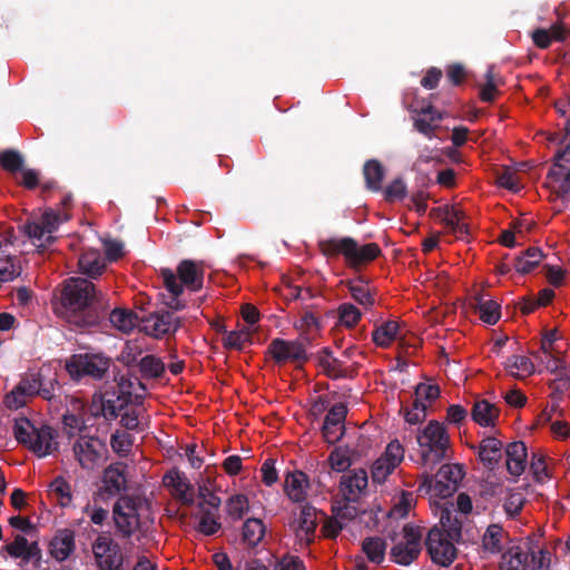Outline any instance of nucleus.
<instances>
[{"mask_svg": "<svg viewBox=\"0 0 570 570\" xmlns=\"http://www.w3.org/2000/svg\"><path fill=\"white\" fill-rule=\"evenodd\" d=\"M105 297L96 285L81 277L63 281L59 296L52 302L55 314L78 328L96 326L102 318Z\"/></svg>", "mask_w": 570, "mask_h": 570, "instance_id": "f257e3e1", "label": "nucleus"}, {"mask_svg": "<svg viewBox=\"0 0 570 570\" xmlns=\"http://www.w3.org/2000/svg\"><path fill=\"white\" fill-rule=\"evenodd\" d=\"M160 277L167 294H160L163 303L171 311H181L187 307L186 301L180 296L184 288L189 292H199L204 287V262L183 259L174 272L170 268H161Z\"/></svg>", "mask_w": 570, "mask_h": 570, "instance_id": "f03ea898", "label": "nucleus"}, {"mask_svg": "<svg viewBox=\"0 0 570 570\" xmlns=\"http://www.w3.org/2000/svg\"><path fill=\"white\" fill-rule=\"evenodd\" d=\"M318 247L326 257L342 254L352 268H358L376 259L382 250L376 243L360 246L352 237L328 238L321 240Z\"/></svg>", "mask_w": 570, "mask_h": 570, "instance_id": "7ed1b4c3", "label": "nucleus"}, {"mask_svg": "<svg viewBox=\"0 0 570 570\" xmlns=\"http://www.w3.org/2000/svg\"><path fill=\"white\" fill-rule=\"evenodd\" d=\"M13 434L18 443L27 446L39 458L51 454L57 449V432L49 425L36 428L27 417L14 421Z\"/></svg>", "mask_w": 570, "mask_h": 570, "instance_id": "20e7f679", "label": "nucleus"}, {"mask_svg": "<svg viewBox=\"0 0 570 570\" xmlns=\"http://www.w3.org/2000/svg\"><path fill=\"white\" fill-rule=\"evenodd\" d=\"M416 441L421 448L422 464H436L445 459L450 436L439 421L431 420L424 429L419 431Z\"/></svg>", "mask_w": 570, "mask_h": 570, "instance_id": "39448f33", "label": "nucleus"}, {"mask_svg": "<svg viewBox=\"0 0 570 570\" xmlns=\"http://www.w3.org/2000/svg\"><path fill=\"white\" fill-rule=\"evenodd\" d=\"M68 219L65 212L47 209L39 217L28 219L20 229L37 247L46 249L56 240L52 234Z\"/></svg>", "mask_w": 570, "mask_h": 570, "instance_id": "423d86ee", "label": "nucleus"}, {"mask_svg": "<svg viewBox=\"0 0 570 570\" xmlns=\"http://www.w3.org/2000/svg\"><path fill=\"white\" fill-rule=\"evenodd\" d=\"M147 505L146 499L140 495H121L112 509V517L117 531L121 538L129 539L140 530V510Z\"/></svg>", "mask_w": 570, "mask_h": 570, "instance_id": "0eeeda50", "label": "nucleus"}, {"mask_svg": "<svg viewBox=\"0 0 570 570\" xmlns=\"http://www.w3.org/2000/svg\"><path fill=\"white\" fill-rule=\"evenodd\" d=\"M464 473L459 464H443L435 474V481L426 474L422 478L417 492L432 497L446 499L451 497L463 479Z\"/></svg>", "mask_w": 570, "mask_h": 570, "instance_id": "6e6552de", "label": "nucleus"}, {"mask_svg": "<svg viewBox=\"0 0 570 570\" xmlns=\"http://www.w3.org/2000/svg\"><path fill=\"white\" fill-rule=\"evenodd\" d=\"M111 360L102 354L85 353L73 354L66 361V371L71 379L81 380L90 377L92 380H102L109 371Z\"/></svg>", "mask_w": 570, "mask_h": 570, "instance_id": "1a4fd4ad", "label": "nucleus"}, {"mask_svg": "<svg viewBox=\"0 0 570 570\" xmlns=\"http://www.w3.org/2000/svg\"><path fill=\"white\" fill-rule=\"evenodd\" d=\"M548 554L549 552L542 549L537 556L534 551L514 546L502 554L500 568L501 570H548Z\"/></svg>", "mask_w": 570, "mask_h": 570, "instance_id": "9d476101", "label": "nucleus"}, {"mask_svg": "<svg viewBox=\"0 0 570 570\" xmlns=\"http://www.w3.org/2000/svg\"><path fill=\"white\" fill-rule=\"evenodd\" d=\"M91 550L98 570H115L124 566L121 547L108 534H99L94 540Z\"/></svg>", "mask_w": 570, "mask_h": 570, "instance_id": "9b49d317", "label": "nucleus"}, {"mask_svg": "<svg viewBox=\"0 0 570 570\" xmlns=\"http://www.w3.org/2000/svg\"><path fill=\"white\" fill-rule=\"evenodd\" d=\"M404 541L391 549V559L401 566H410L421 553L422 532L419 527L407 523L403 528Z\"/></svg>", "mask_w": 570, "mask_h": 570, "instance_id": "f8f14e48", "label": "nucleus"}, {"mask_svg": "<svg viewBox=\"0 0 570 570\" xmlns=\"http://www.w3.org/2000/svg\"><path fill=\"white\" fill-rule=\"evenodd\" d=\"M444 530L432 528L425 539L426 551L431 560L442 567L450 566L456 557V548Z\"/></svg>", "mask_w": 570, "mask_h": 570, "instance_id": "ddd939ff", "label": "nucleus"}, {"mask_svg": "<svg viewBox=\"0 0 570 570\" xmlns=\"http://www.w3.org/2000/svg\"><path fill=\"white\" fill-rule=\"evenodd\" d=\"M72 451L82 469L92 470L107 452V448L99 438L80 435L73 443Z\"/></svg>", "mask_w": 570, "mask_h": 570, "instance_id": "4468645a", "label": "nucleus"}, {"mask_svg": "<svg viewBox=\"0 0 570 570\" xmlns=\"http://www.w3.org/2000/svg\"><path fill=\"white\" fill-rule=\"evenodd\" d=\"M308 338L285 341L283 338H274L268 345V353L277 364L287 362L303 363L308 360L305 342Z\"/></svg>", "mask_w": 570, "mask_h": 570, "instance_id": "2eb2a0df", "label": "nucleus"}, {"mask_svg": "<svg viewBox=\"0 0 570 570\" xmlns=\"http://www.w3.org/2000/svg\"><path fill=\"white\" fill-rule=\"evenodd\" d=\"M41 390L40 374L23 376L18 385L6 395L4 404L10 410H18L26 405L28 399L38 395Z\"/></svg>", "mask_w": 570, "mask_h": 570, "instance_id": "dca6fc26", "label": "nucleus"}, {"mask_svg": "<svg viewBox=\"0 0 570 570\" xmlns=\"http://www.w3.org/2000/svg\"><path fill=\"white\" fill-rule=\"evenodd\" d=\"M144 331L154 337L174 334L180 327V318L173 312L160 311L151 313L142 318Z\"/></svg>", "mask_w": 570, "mask_h": 570, "instance_id": "f3484780", "label": "nucleus"}, {"mask_svg": "<svg viewBox=\"0 0 570 570\" xmlns=\"http://www.w3.org/2000/svg\"><path fill=\"white\" fill-rule=\"evenodd\" d=\"M3 550L10 557L21 559L24 564L32 562L35 568L41 567L42 551L37 541L29 543L26 537L17 534L12 542L3 547Z\"/></svg>", "mask_w": 570, "mask_h": 570, "instance_id": "a211bd4d", "label": "nucleus"}, {"mask_svg": "<svg viewBox=\"0 0 570 570\" xmlns=\"http://www.w3.org/2000/svg\"><path fill=\"white\" fill-rule=\"evenodd\" d=\"M316 527V509L309 504L303 505L298 518L292 523L301 547H307L314 541Z\"/></svg>", "mask_w": 570, "mask_h": 570, "instance_id": "6ab92c4d", "label": "nucleus"}, {"mask_svg": "<svg viewBox=\"0 0 570 570\" xmlns=\"http://www.w3.org/2000/svg\"><path fill=\"white\" fill-rule=\"evenodd\" d=\"M368 479L363 469L354 470L342 476L340 482V492L344 501L358 502L362 494L365 493Z\"/></svg>", "mask_w": 570, "mask_h": 570, "instance_id": "aec40b11", "label": "nucleus"}, {"mask_svg": "<svg viewBox=\"0 0 570 570\" xmlns=\"http://www.w3.org/2000/svg\"><path fill=\"white\" fill-rule=\"evenodd\" d=\"M126 469L127 466L122 462H116L105 469L102 475V485L99 490L100 495H107L108 498L114 497L126 489Z\"/></svg>", "mask_w": 570, "mask_h": 570, "instance_id": "412c9836", "label": "nucleus"}, {"mask_svg": "<svg viewBox=\"0 0 570 570\" xmlns=\"http://www.w3.org/2000/svg\"><path fill=\"white\" fill-rule=\"evenodd\" d=\"M164 484L171 488L174 495L185 505L194 504V489L185 474L174 469L164 475Z\"/></svg>", "mask_w": 570, "mask_h": 570, "instance_id": "4be33fe9", "label": "nucleus"}, {"mask_svg": "<svg viewBox=\"0 0 570 570\" xmlns=\"http://www.w3.org/2000/svg\"><path fill=\"white\" fill-rule=\"evenodd\" d=\"M547 179L549 180L548 184L560 199H570V168L559 163H553L547 174Z\"/></svg>", "mask_w": 570, "mask_h": 570, "instance_id": "5701e85b", "label": "nucleus"}, {"mask_svg": "<svg viewBox=\"0 0 570 570\" xmlns=\"http://www.w3.org/2000/svg\"><path fill=\"white\" fill-rule=\"evenodd\" d=\"M75 549V532L70 529L59 530L49 544L50 554L59 562L67 560Z\"/></svg>", "mask_w": 570, "mask_h": 570, "instance_id": "b1692460", "label": "nucleus"}, {"mask_svg": "<svg viewBox=\"0 0 570 570\" xmlns=\"http://www.w3.org/2000/svg\"><path fill=\"white\" fill-rule=\"evenodd\" d=\"M435 210L444 214L442 222L456 237L462 238L470 234L469 224L465 222L466 214L459 206H444L436 208Z\"/></svg>", "mask_w": 570, "mask_h": 570, "instance_id": "393cba45", "label": "nucleus"}, {"mask_svg": "<svg viewBox=\"0 0 570 570\" xmlns=\"http://www.w3.org/2000/svg\"><path fill=\"white\" fill-rule=\"evenodd\" d=\"M478 453L483 465L492 471L503 458V444L497 438H484L479 444Z\"/></svg>", "mask_w": 570, "mask_h": 570, "instance_id": "a878e982", "label": "nucleus"}, {"mask_svg": "<svg viewBox=\"0 0 570 570\" xmlns=\"http://www.w3.org/2000/svg\"><path fill=\"white\" fill-rule=\"evenodd\" d=\"M505 465L508 472L513 476H520L525 469L527 464V446L522 441L510 443L505 448Z\"/></svg>", "mask_w": 570, "mask_h": 570, "instance_id": "bb28decb", "label": "nucleus"}, {"mask_svg": "<svg viewBox=\"0 0 570 570\" xmlns=\"http://www.w3.org/2000/svg\"><path fill=\"white\" fill-rule=\"evenodd\" d=\"M308 480L304 472H288L284 482L286 495L294 502H303L306 499Z\"/></svg>", "mask_w": 570, "mask_h": 570, "instance_id": "cd10ccee", "label": "nucleus"}, {"mask_svg": "<svg viewBox=\"0 0 570 570\" xmlns=\"http://www.w3.org/2000/svg\"><path fill=\"white\" fill-rule=\"evenodd\" d=\"M79 269L90 278H96L106 269L105 258L97 249H88L79 257Z\"/></svg>", "mask_w": 570, "mask_h": 570, "instance_id": "c85d7f7f", "label": "nucleus"}, {"mask_svg": "<svg viewBox=\"0 0 570 570\" xmlns=\"http://www.w3.org/2000/svg\"><path fill=\"white\" fill-rule=\"evenodd\" d=\"M500 410L487 400L475 401L472 410V420L481 426H493L499 419Z\"/></svg>", "mask_w": 570, "mask_h": 570, "instance_id": "c756f323", "label": "nucleus"}, {"mask_svg": "<svg viewBox=\"0 0 570 570\" xmlns=\"http://www.w3.org/2000/svg\"><path fill=\"white\" fill-rule=\"evenodd\" d=\"M347 288L352 298L365 309H370L375 304V292L362 277L350 281Z\"/></svg>", "mask_w": 570, "mask_h": 570, "instance_id": "7c9ffc66", "label": "nucleus"}, {"mask_svg": "<svg viewBox=\"0 0 570 570\" xmlns=\"http://www.w3.org/2000/svg\"><path fill=\"white\" fill-rule=\"evenodd\" d=\"M365 186L370 191L382 190V183L385 177V168L377 159H368L363 166Z\"/></svg>", "mask_w": 570, "mask_h": 570, "instance_id": "2f4dec72", "label": "nucleus"}, {"mask_svg": "<svg viewBox=\"0 0 570 570\" xmlns=\"http://www.w3.org/2000/svg\"><path fill=\"white\" fill-rule=\"evenodd\" d=\"M419 115L429 116V119L424 117H420L415 119L414 127L415 129L426 136L428 138L434 137V131L436 126L433 125L435 121L442 120L443 116L440 111H438L432 105H428L426 107H422L417 110Z\"/></svg>", "mask_w": 570, "mask_h": 570, "instance_id": "473e14b6", "label": "nucleus"}, {"mask_svg": "<svg viewBox=\"0 0 570 570\" xmlns=\"http://www.w3.org/2000/svg\"><path fill=\"white\" fill-rule=\"evenodd\" d=\"M318 364L324 370L325 374L332 379L347 377L346 371L343 368V363L336 357L332 356V352L328 348H323L317 355Z\"/></svg>", "mask_w": 570, "mask_h": 570, "instance_id": "72a5a7b5", "label": "nucleus"}, {"mask_svg": "<svg viewBox=\"0 0 570 570\" xmlns=\"http://www.w3.org/2000/svg\"><path fill=\"white\" fill-rule=\"evenodd\" d=\"M400 325L396 321H387L376 326L372 332V340L380 347H389L397 337Z\"/></svg>", "mask_w": 570, "mask_h": 570, "instance_id": "f704fd0d", "label": "nucleus"}, {"mask_svg": "<svg viewBox=\"0 0 570 570\" xmlns=\"http://www.w3.org/2000/svg\"><path fill=\"white\" fill-rule=\"evenodd\" d=\"M265 535V525L257 518H249L243 524L242 538L249 547H256Z\"/></svg>", "mask_w": 570, "mask_h": 570, "instance_id": "c9c22d12", "label": "nucleus"}, {"mask_svg": "<svg viewBox=\"0 0 570 570\" xmlns=\"http://www.w3.org/2000/svg\"><path fill=\"white\" fill-rule=\"evenodd\" d=\"M49 495L62 508L69 507L72 502L71 487L62 476H57L51 481Z\"/></svg>", "mask_w": 570, "mask_h": 570, "instance_id": "e433bc0d", "label": "nucleus"}, {"mask_svg": "<svg viewBox=\"0 0 570 570\" xmlns=\"http://www.w3.org/2000/svg\"><path fill=\"white\" fill-rule=\"evenodd\" d=\"M502 538L503 528L497 523L490 524L482 537V548L484 552L490 554L500 553L502 550Z\"/></svg>", "mask_w": 570, "mask_h": 570, "instance_id": "4c0bfd02", "label": "nucleus"}, {"mask_svg": "<svg viewBox=\"0 0 570 570\" xmlns=\"http://www.w3.org/2000/svg\"><path fill=\"white\" fill-rule=\"evenodd\" d=\"M504 365L517 379H524L534 372V365L528 356L512 355Z\"/></svg>", "mask_w": 570, "mask_h": 570, "instance_id": "58836bf2", "label": "nucleus"}, {"mask_svg": "<svg viewBox=\"0 0 570 570\" xmlns=\"http://www.w3.org/2000/svg\"><path fill=\"white\" fill-rule=\"evenodd\" d=\"M137 318L135 312L126 308H115L109 315L110 323L124 333H129L136 326Z\"/></svg>", "mask_w": 570, "mask_h": 570, "instance_id": "ea45409f", "label": "nucleus"}, {"mask_svg": "<svg viewBox=\"0 0 570 570\" xmlns=\"http://www.w3.org/2000/svg\"><path fill=\"white\" fill-rule=\"evenodd\" d=\"M362 550L371 562L379 564L384 560L386 542L380 537H370L364 539Z\"/></svg>", "mask_w": 570, "mask_h": 570, "instance_id": "a19ab883", "label": "nucleus"}, {"mask_svg": "<svg viewBox=\"0 0 570 570\" xmlns=\"http://www.w3.org/2000/svg\"><path fill=\"white\" fill-rule=\"evenodd\" d=\"M200 512L197 530L205 535H213L220 529V522L216 518V512L205 507V503H198Z\"/></svg>", "mask_w": 570, "mask_h": 570, "instance_id": "79ce46f5", "label": "nucleus"}, {"mask_svg": "<svg viewBox=\"0 0 570 570\" xmlns=\"http://www.w3.org/2000/svg\"><path fill=\"white\" fill-rule=\"evenodd\" d=\"M144 379H159L165 373L164 362L155 355H146L138 362Z\"/></svg>", "mask_w": 570, "mask_h": 570, "instance_id": "37998d69", "label": "nucleus"}, {"mask_svg": "<svg viewBox=\"0 0 570 570\" xmlns=\"http://www.w3.org/2000/svg\"><path fill=\"white\" fill-rule=\"evenodd\" d=\"M0 166L7 173L14 175L23 169V157L16 149H6L0 153Z\"/></svg>", "mask_w": 570, "mask_h": 570, "instance_id": "c03bdc74", "label": "nucleus"}, {"mask_svg": "<svg viewBox=\"0 0 570 570\" xmlns=\"http://www.w3.org/2000/svg\"><path fill=\"white\" fill-rule=\"evenodd\" d=\"M347 415V406L344 403L334 404L327 412L324 420V430L328 432L331 426L335 429H345L344 422Z\"/></svg>", "mask_w": 570, "mask_h": 570, "instance_id": "a18cd8bd", "label": "nucleus"}, {"mask_svg": "<svg viewBox=\"0 0 570 570\" xmlns=\"http://www.w3.org/2000/svg\"><path fill=\"white\" fill-rule=\"evenodd\" d=\"M250 342L252 336L247 330L227 332L223 337V345L228 350L242 351Z\"/></svg>", "mask_w": 570, "mask_h": 570, "instance_id": "49530a36", "label": "nucleus"}, {"mask_svg": "<svg viewBox=\"0 0 570 570\" xmlns=\"http://www.w3.org/2000/svg\"><path fill=\"white\" fill-rule=\"evenodd\" d=\"M442 527L445 529V534L450 535L451 539L461 535L462 520L453 513L452 510L445 508L441 511L440 518Z\"/></svg>", "mask_w": 570, "mask_h": 570, "instance_id": "de8ad7c7", "label": "nucleus"}, {"mask_svg": "<svg viewBox=\"0 0 570 570\" xmlns=\"http://www.w3.org/2000/svg\"><path fill=\"white\" fill-rule=\"evenodd\" d=\"M337 316L341 324L352 328L360 322L362 314L355 305L343 303L337 307Z\"/></svg>", "mask_w": 570, "mask_h": 570, "instance_id": "09e8293b", "label": "nucleus"}, {"mask_svg": "<svg viewBox=\"0 0 570 570\" xmlns=\"http://www.w3.org/2000/svg\"><path fill=\"white\" fill-rule=\"evenodd\" d=\"M407 195V186L402 178L393 179L384 189L383 196L387 203L403 200Z\"/></svg>", "mask_w": 570, "mask_h": 570, "instance_id": "8fccbe9b", "label": "nucleus"}, {"mask_svg": "<svg viewBox=\"0 0 570 570\" xmlns=\"http://www.w3.org/2000/svg\"><path fill=\"white\" fill-rule=\"evenodd\" d=\"M404 419L410 424H417L426 416V404L420 400H413L410 407H403Z\"/></svg>", "mask_w": 570, "mask_h": 570, "instance_id": "3c124183", "label": "nucleus"}, {"mask_svg": "<svg viewBox=\"0 0 570 570\" xmlns=\"http://www.w3.org/2000/svg\"><path fill=\"white\" fill-rule=\"evenodd\" d=\"M328 463L331 465V469L336 472L346 471L352 464V461L348 455V450L336 448L331 452L328 456Z\"/></svg>", "mask_w": 570, "mask_h": 570, "instance_id": "603ef678", "label": "nucleus"}, {"mask_svg": "<svg viewBox=\"0 0 570 570\" xmlns=\"http://www.w3.org/2000/svg\"><path fill=\"white\" fill-rule=\"evenodd\" d=\"M129 403L126 399L117 396L116 399H107L102 401V412L107 420H115L120 415V412L127 407Z\"/></svg>", "mask_w": 570, "mask_h": 570, "instance_id": "864d4df0", "label": "nucleus"}, {"mask_svg": "<svg viewBox=\"0 0 570 570\" xmlns=\"http://www.w3.org/2000/svg\"><path fill=\"white\" fill-rule=\"evenodd\" d=\"M395 465L387 459L379 458L372 466V480L375 483H383L386 478L395 470Z\"/></svg>", "mask_w": 570, "mask_h": 570, "instance_id": "5fc2aeb1", "label": "nucleus"}, {"mask_svg": "<svg viewBox=\"0 0 570 570\" xmlns=\"http://www.w3.org/2000/svg\"><path fill=\"white\" fill-rule=\"evenodd\" d=\"M480 313V318L489 324L494 325L498 323L501 316V306L498 302L488 299L487 303L482 304V311Z\"/></svg>", "mask_w": 570, "mask_h": 570, "instance_id": "6e6d98bb", "label": "nucleus"}, {"mask_svg": "<svg viewBox=\"0 0 570 570\" xmlns=\"http://www.w3.org/2000/svg\"><path fill=\"white\" fill-rule=\"evenodd\" d=\"M248 510V501L245 495H234L227 502V512L234 520H240Z\"/></svg>", "mask_w": 570, "mask_h": 570, "instance_id": "4d7b16f0", "label": "nucleus"}, {"mask_svg": "<svg viewBox=\"0 0 570 570\" xmlns=\"http://www.w3.org/2000/svg\"><path fill=\"white\" fill-rule=\"evenodd\" d=\"M142 350L137 343L128 342L122 348L118 360L126 366L130 367L135 364L138 365V356L141 355Z\"/></svg>", "mask_w": 570, "mask_h": 570, "instance_id": "13d9d810", "label": "nucleus"}, {"mask_svg": "<svg viewBox=\"0 0 570 570\" xmlns=\"http://www.w3.org/2000/svg\"><path fill=\"white\" fill-rule=\"evenodd\" d=\"M20 274V267L16 266L11 256L0 257V282H10Z\"/></svg>", "mask_w": 570, "mask_h": 570, "instance_id": "bf43d9fd", "label": "nucleus"}, {"mask_svg": "<svg viewBox=\"0 0 570 570\" xmlns=\"http://www.w3.org/2000/svg\"><path fill=\"white\" fill-rule=\"evenodd\" d=\"M525 502V498L519 492H510L504 501V511L510 517H517Z\"/></svg>", "mask_w": 570, "mask_h": 570, "instance_id": "052dcab7", "label": "nucleus"}, {"mask_svg": "<svg viewBox=\"0 0 570 570\" xmlns=\"http://www.w3.org/2000/svg\"><path fill=\"white\" fill-rule=\"evenodd\" d=\"M110 444H111V448H112V450L115 452H117V453H120V452L127 453V452L130 451V449L132 446V439H131V435L126 433V432L116 431L111 435Z\"/></svg>", "mask_w": 570, "mask_h": 570, "instance_id": "680f3d73", "label": "nucleus"}, {"mask_svg": "<svg viewBox=\"0 0 570 570\" xmlns=\"http://www.w3.org/2000/svg\"><path fill=\"white\" fill-rule=\"evenodd\" d=\"M440 396V387L436 384L419 383L414 391V400L434 401Z\"/></svg>", "mask_w": 570, "mask_h": 570, "instance_id": "e2e57ef3", "label": "nucleus"}, {"mask_svg": "<svg viewBox=\"0 0 570 570\" xmlns=\"http://www.w3.org/2000/svg\"><path fill=\"white\" fill-rule=\"evenodd\" d=\"M497 184L500 187H503L514 193L520 189V184L515 173L509 168H505L503 171L498 174Z\"/></svg>", "mask_w": 570, "mask_h": 570, "instance_id": "0e129e2a", "label": "nucleus"}, {"mask_svg": "<svg viewBox=\"0 0 570 570\" xmlns=\"http://www.w3.org/2000/svg\"><path fill=\"white\" fill-rule=\"evenodd\" d=\"M381 458L387 459L390 463L397 466L404 458V449L397 440L391 441Z\"/></svg>", "mask_w": 570, "mask_h": 570, "instance_id": "69168bd1", "label": "nucleus"}, {"mask_svg": "<svg viewBox=\"0 0 570 570\" xmlns=\"http://www.w3.org/2000/svg\"><path fill=\"white\" fill-rule=\"evenodd\" d=\"M530 470L532 471L534 480L539 483H542L544 479L549 476L543 455L533 453Z\"/></svg>", "mask_w": 570, "mask_h": 570, "instance_id": "338daca9", "label": "nucleus"}, {"mask_svg": "<svg viewBox=\"0 0 570 570\" xmlns=\"http://www.w3.org/2000/svg\"><path fill=\"white\" fill-rule=\"evenodd\" d=\"M353 502L344 501L343 503L338 502L337 504L333 505L332 511L334 515L337 519L342 520H353L357 517L358 511L355 505L352 504Z\"/></svg>", "mask_w": 570, "mask_h": 570, "instance_id": "774afa93", "label": "nucleus"}]
</instances>
